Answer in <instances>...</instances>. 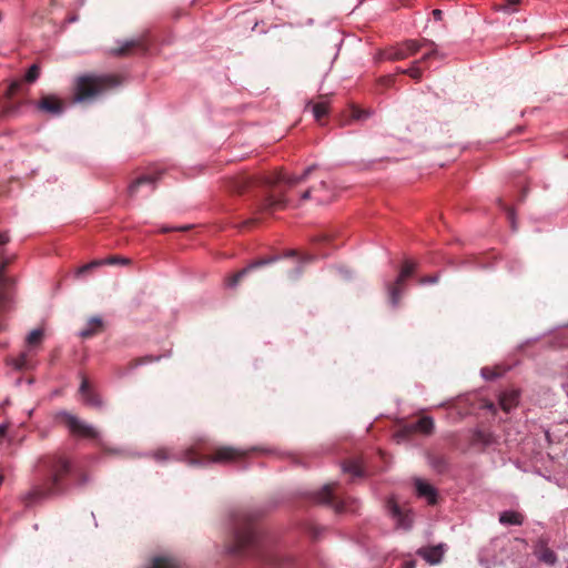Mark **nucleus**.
<instances>
[{
    "label": "nucleus",
    "mask_w": 568,
    "mask_h": 568,
    "mask_svg": "<svg viewBox=\"0 0 568 568\" xmlns=\"http://www.w3.org/2000/svg\"><path fill=\"white\" fill-rule=\"evenodd\" d=\"M433 14H434L435 18L439 19L442 17V11L439 9H435L433 11Z\"/></svg>",
    "instance_id": "obj_50"
},
{
    "label": "nucleus",
    "mask_w": 568,
    "mask_h": 568,
    "mask_svg": "<svg viewBox=\"0 0 568 568\" xmlns=\"http://www.w3.org/2000/svg\"><path fill=\"white\" fill-rule=\"evenodd\" d=\"M388 515L396 521V527L408 530L413 526V510L408 505H400L394 497L386 501Z\"/></svg>",
    "instance_id": "obj_9"
},
{
    "label": "nucleus",
    "mask_w": 568,
    "mask_h": 568,
    "mask_svg": "<svg viewBox=\"0 0 568 568\" xmlns=\"http://www.w3.org/2000/svg\"><path fill=\"white\" fill-rule=\"evenodd\" d=\"M154 458L159 462L166 460L169 458V452L165 448L158 449L154 453Z\"/></svg>",
    "instance_id": "obj_41"
},
{
    "label": "nucleus",
    "mask_w": 568,
    "mask_h": 568,
    "mask_svg": "<svg viewBox=\"0 0 568 568\" xmlns=\"http://www.w3.org/2000/svg\"><path fill=\"white\" fill-rule=\"evenodd\" d=\"M152 568H179V566L173 558L158 557L154 558Z\"/></svg>",
    "instance_id": "obj_32"
},
{
    "label": "nucleus",
    "mask_w": 568,
    "mask_h": 568,
    "mask_svg": "<svg viewBox=\"0 0 568 568\" xmlns=\"http://www.w3.org/2000/svg\"><path fill=\"white\" fill-rule=\"evenodd\" d=\"M100 262H103V265H118V264L126 265L130 263V260L125 258V257L113 255L108 258L100 260Z\"/></svg>",
    "instance_id": "obj_36"
},
{
    "label": "nucleus",
    "mask_w": 568,
    "mask_h": 568,
    "mask_svg": "<svg viewBox=\"0 0 568 568\" xmlns=\"http://www.w3.org/2000/svg\"><path fill=\"white\" fill-rule=\"evenodd\" d=\"M159 179L158 175H142L135 179L128 187L129 196L133 197L141 185L143 184H154Z\"/></svg>",
    "instance_id": "obj_24"
},
{
    "label": "nucleus",
    "mask_w": 568,
    "mask_h": 568,
    "mask_svg": "<svg viewBox=\"0 0 568 568\" xmlns=\"http://www.w3.org/2000/svg\"><path fill=\"white\" fill-rule=\"evenodd\" d=\"M10 260H3L0 264V312H6L10 308L12 298V288L14 281L6 275V271Z\"/></svg>",
    "instance_id": "obj_11"
},
{
    "label": "nucleus",
    "mask_w": 568,
    "mask_h": 568,
    "mask_svg": "<svg viewBox=\"0 0 568 568\" xmlns=\"http://www.w3.org/2000/svg\"><path fill=\"white\" fill-rule=\"evenodd\" d=\"M434 419L429 416H423L414 423L403 426V428L396 434L398 440L406 439L415 433H422L430 435L434 432Z\"/></svg>",
    "instance_id": "obj_13"
},
{
    "label": "nucleus",
    "mask_w": 568,
    "mask_h": 568,
    "mask_svg": "<svg viewBox=\"0 0 568 568\" xmlns=\"http://www.w3.org/2000/svg\"><path fill=\"white\" fill-rule=\"evenodd\" d=\"M415 566H416L415 561L409 560V561H405V562L402 565V568H415Z\"/></svg>",
    "instance_id": "obj_48"
},
{
    "label": "nucleus",
    "mask_w": 568,
    "mask_h": 568,
    "mask_svg": "<svg viewBox=\"0 0 568 568\" xmlns=\"http://www.w3.org/2000/svg\"><path fill=\"white\" fill-rule=\"evenodd\" d=\"M313 191V187L307 189L305 192L302 193L301 200L306 201L311 197V193Z\"/></svg>",
    "instance_id": "obj_44"
},
{
    "label": "nucleus",
    "mask_w": 568,
    "mask_h": 568,
    "mask_svg": "<svg viewBox=\"0 0 568 568\" xmlns=\"http://www.w3.org/2000/svg\"><path fill=\"white\" fill-rule=\"evenodd\" d=\"M499 521L503 525H516L519 526L524 523V516L517 511H504L499 516Z\"/></svg>",
    "instance_id": "obj_28"
},
{
    "label": "nucleus",
    "mask_w": 568,
    "mask_h": 568,
    "mask_svg": "<svg viewBox=\"0 0 568 568\" xmlns=\"http://www.w3.org/2000/svg\"><path fill=\"white\" fill-rule=\"evenodd\" d=\"M372 114V111L368 109H361L358 106H352L349 111V119L345 120L343 125L351 124L352 121H364L368 119Z\"/></svg>",
    "instance_id": "obj_27"
},
{
    "label": "nucleus",
    "mask_w": 568,
    "mask_h": 568,
    "mask_svg": "<svg viewBox=\"0 0 568 568\" xmlns=\"http://www.w3.org/2000/svg\"><path fill=\"white\" fill-rule=\"evenodd\" d=\"M415 267V263L410 261H405L397 280L395 281V283L388 286L389 300L393 306L398 305L402 297L404 282L406 281V278L413 275Z\"/></svg>",
    "instance_id": "obj_12"
},
{
    "label": "nucleus",
    "mask_w": 568,
    "mask_h": 568,
    "mask_svg": "<svg viewBox=\"0 0 568 568\" xmlns=\"http://www.w3.org/2000/svg\"><path fill=\"white\" fill-rule=\"evenodd\" d=\"M438 281V276L437 275H428V276H423L419 278V284L422 285H426V284H435L437 283Z\"/></svg>",
    "instance_id": "obj_42"
},
{
    "label": "nucleus",
    "mask_w": 568,
    "mask_h": 568,
    "mask_svg": "<svg viewBox=\"0 0 568 568\" xmlns=\"http://www.w3.org/2000/svg\"><path fill=\"white\" fill-rule=\"evenodd\" d=\"M54 419L65 426L70 434L82 438H97L98 432L90 425L85 424L78 416L62 410L55 414Z\"/></svg>",
    "instance_id": "obj_7"
},
{
    "label": "nucleus",
    "mask_w": 568,
    "mask_h": 568,
    "mask_svg": "<svg viewBox=\"0 0 568 568\" xmlns=\"http://www.w3.org/2000/svg\"><path fill=\"white\" fill-rule=\"evenodd\" d=\"M257 513L241 509L232 515V532L226 550L234 556H248L261 562L281 567L280 555L256 526Z\"/></svg>",
    "instance_id": "obj_2"
},
{
    "label": "nucleus",
    "mask_w": 568,
    "mask_h": 568,
    "mask_svg": "<svg viewBox=\"0 0 568 568\" xmlns=\"http://www.w3.org/2000/svg\"><path fill=\"white\" fill-rule=\"evenodd\" d=\"M562 387H564L566 394L568 395V366H567L565 381L562 382Z\"/></svg>",
    "instance_id": "obj_47"
},
{
    "label": "nucleus",
    "mask_w": 568,
    "mask_h": 568,
    "mask_svg": "<svg viewBox=\"0 0 568 568\" xmlns=\"http://www.w3.org/2000/svg\"><path fill=\"white\" fill-rule=\"evenodd\" d=\"M317 241H331V240H329V236L325 234V235H322L321 237H318Z\"/></svg>",
    "instance_id": "obj_51"
},
{
    "label": "nucleus",
    "mask_w": 568,
    "mask_h": 568,
    "mask_svg": "<svg viewBox=\"0 0 568 568\" xmlns=\"http://www.w3.org/2000/svg\"><path fill=\"white\" fill-rule=\"evenodd\" d=\"M302 273V267L301 265H297L295 268H294V274L291 275L292 277H296L298 276L300 274Z\"/></svg>",
    "instance_id": "obj_49"
},
{
    "label": "nucleus",
    "mask_w": 568,
    "mask_h": 568,
    "mask_svg": "<svg viewBox=\"0 0 568 568\" xmlns=\"http://www.w3.org/2000/svg\"><path fill=\"white\" fill-rule=\"evenodd\" d=\"M150 47L149 33L145 32L134 39L125 41L121 47L113 49L115 55H129L134 50L146 53Z\"/></svg>",
    "instance_id": "obj_14"
},
{
    "label": "nucleus",
    "mask_w": 568,
    "mask_h": 568,
    "mask_svg": "<svg viewBox=\"0 0 568 568\" xmlns=\"http://www.w3.org/2000/svg\"><path fill=\"white\" fill-rule=\"evenodd\" d=\"M65 103L53 94L42 95L37 102V109L51 115H60L63 113Z\"/></svg>",
    "instance_id": "obj_15"
},
{
    "label": "nucleus",
    "mask_w": 568,
    "mask_h": 568,
    "mask_svg": "<svg viewBox=\"0 0 568 568\" xmlns=\"http://www.w3.org/2000/svg\"><path fill=\"white\" fill-rule=\"evenodd\" d=\"M79 393L82 397V400L85 405L100 408L102 406V400L100 396L94 393V390L91 388L89 381L87 378H83L79 388Z\"/></svg>",
    "instance_id": "obj_17"
},
{
    "label": "nucleus",
    "mask_w": 568,
    "mask_h": 568,
    "mask_svg": "<svg viewBox=\"0 0 568 568\" xmlns=\"http://www.w3.org/2000/svg\"><path fill=\"white\" fill-rule=\"evenodd\" d=\"M519 400V393L517 390L504 392L499 396V405L501 409L509 413L514 407L517 406Z\"/></svg>",
    "instance_id": "obj_22"
},
{
    "label": "nucleus",
    "mask_w": 568,
    "mask_h": 568,
    "mask_svg": "<svg viewBox=\"0 0 568 568\" xmlns=\"http://www.w3.org/2000/svg\"><path fill=\"white\" fill-rule=\"evenodd\" d=\"M435 47L434 42L427 39H423L422 41L407 40L400 45L386 51L384 53V59L388 61H400L416 54L423 48H427L429 50Z\"/></svg>",
    "instance_id": "obj_8"
},
{
    "label": "nucleus",
    "mask_w": 568,
    "mask_h": 568,
    "mask_svg": "<svg viewBox=\"0 0 568 568\" xmlns=\"http://www.w3.org/2000/svg\"><path fill=\"white\" fill-rule=\"evenodd\" d=\"M429 465L438 473H443L448 467L447 458L444 455L433 454L428 456Z\"/></svg>",
    "instance_id": "obj_29"
},
{
    "label": "nucleus",
    "mask_w": 568,
    "mask_h": 568,
    "mask_svg": "<svg viewBox=\"0 0 568 568\" xmlns=\"http://www.w3.org/2000/svg\"><path fill=\"white\" fill-rule=\"evenodd\" d=\"M343 470L354 477H361L364 474L362 463L356 459L345 462L343 465Z\"/></svg>",
    "instance_id": "obj_30"
},
{
    "label": "nucleus",
    "mask_w": 568,
    "mask_h": 568,
    "mask_svg": "<svg viewBox=\"0 0 568 568\" xmlns=\"http://www.w3.org/2000/svg\"><path fill=\"white\" fill-rule=\"evenodd\" d=\"M483 376L486 378H493V377L497 376V374H493L488 368H484Z\"/></svg>",
    "instance_id": "obj_46"
},
{
    "label": "nucleus",
    "mask_w": 568,
    "mask_h": 568,
    "mask_svg": "<svg viewBox=\"0 0 568 568\" xmlns=\"http://www.w3.org/2000/svg\"><path fill=\"white\" fill-rule=\"evenodd\" d=\"M495 442V437L490 432L477 429L474 432L470 444L473 446L487 447Z\"/></svg>",
    "instance_id": "obj_23"
},
{
    "label": "nucleus",
    "mask_w": 568,
    "mask_h": 568,
    "mask_svg": "<svg viewBox=\"0 0 568 568\" xmlns=\"http://www.w3.org/2000/svg\"><path fill=\"white\" fill-rule=\"evenodd\" d=\"M43 337V332L41 329L32 331L27 337V344L29 347L37 346L41 343Z\"/></svg>",
    "instance_id": "obj_34"
},
{
    "label": "nucleus",
    "mask_w": 568,
    "mask_h": 568,
    "mask_svg": "<svg viewBox=\"0 0 568 568\" xmlns=\"http://www.w3.org/2000/svg\"><path fill=\"white\" fill-rule=\"evenodd\" d=\"M103 329H104V323H103L102 318L94 316L88 321L87 327L80 332V336L84 339H88V338H91V337L102 333Z\"/></svg>",
    "instance_id": "obj_21"
},
{
    "label": "nucleus",
    "mask_w": 568,
    "mask_h": 568,
    "mask_svg": "<svg viewBox=\"0 0 568 568\" xmlns=\"http://www.w3.org/2000/svg\"><path fill=\"white\" fill-rule=\"evenodd\" d=\"M500 207L506 212L507 217L511 224V227L515 229V212L511 207L507 206L501 200H499Z\"/></svg>",
    "instance_id": "obj_39"
},
{
    "label": "nucleus",
    "mask_w": 568,
    "mask_h": 568,
    "mask_svg": "<svg viewBox=\"0 0 568 568\" xmlns=\"http://www.w3.org/2000/svg\"><path fill=\"white\" fill-rule=\"evenodd\" d=\"M384 80L387 82V84H390L394 82V77H388V78H385Z\"/></svg>",
    "instance_id": "obj_52"
},
{
    "label": "nucleus",
    "mask_w": 568,
    "mask_h": 568,
    "mask_svg": "<svg viewBox=\"0 0 568 568\" xmlns=\"http://www.w3.org/2000/svg\"><path fill=\"white\" fill-rule=\"evenodd\" d=\"M74 476L78 485H85L89 481V476L84 471H75Z\"/></svg>",
    "instance_id": "obj_40"
},
{
    "label": "nucleus",
    "mask_w": 568,
    "mask_h": 568,
    "mask_svg": "<svg viewBox=\"0 0 568 568\" xmlns=\"http://www.w3.org/2000/svg\"><path fill=\"white\" fill-rule=\"evenodd\" d=\"M9 242V237L7 233H0V246L7 244Z\"/></svg>",
    "instance_id": "obj_45"
},
{
    "label": "nucleus",
    "mask_w": 568,
    "mask_h": 568,
    "mask_svg": "<svg viewBox=\"0 0 568 568\" xmlns=\"http://www.w3.org/2000/svg\"><path fill=\"white\" fill-rule=\"evenodd\" d=\"M320 185H321V187H323V189H325V187L327 186L325 181H322V182L320 183Z\"/></svg>",
    "instance_id": "obj_53"
},
{
    "label": "nucleus",
    "mask_w": 568,
    "mask_h": 568,
    "mask_svg": "<svg viewBox=\"0 0 568 568\" xmlns=\"http://www.w3.org/2000/svg\"><path fill=\"white\" fill-rule=\"evenodd\" d=\"M21 91V81L17 80L10 83L4 94L0 98V118H14L19 115L21 106L26 103L23 100L16 99Z\"/></svg>",
    "instance_id": "obj_6"
},
{
    "label": "nucleus",
    "mask_w": 568,
    "mask_h": 568,
    "mask_svg": "<svg viewBox=\"0 0 568 568\" xmlns=\"http://www.w3.org/2000/svg\"><path fill=\"white\" fill-rule=\"evenodd\" d=\"M255 452L267 453L261 447L240 448L231 445H217L206 447L202 440H197L183 453L182 460L190 466L205 467L211 464L230 465L245 462Z\"/></svg>",
    "instance_id": "obj_4"
},
{
    "label": "nucleus",
    "mask_w": 568,
    "mask_h": 568,
    "mask_svg": "<svg viewBox=\"0 0 568 568\" xmlns=\"http://www.w3.org/2000/svg\"><path fill=\"white\" fill-rule=\"evenodd\" d=\"M315 165H311L304 170L300 175L287 174L280 170L270 175L264 176H251L245 173L229 178L225 181L226 189L234 194H243L253 186H267L270 191L264 197L257 202L254 214L256 216L245 220L240 227L248 229L256 225L261 217L272 215L275 211L284 210L288 200L286 197L285 190H277V186L285 184L288 187H293L300 183L307 181L311 173L315 170Z\"/></svg>",
    "instance_id": "obj_1"
},
{
    "label": "nucleus",
    "mask_w": 568,
    "mask_h": 568,
    "mask_svg": "<svg viewBox=\"0 0 568 568\" xmlns=\"http://www.w3.org/2000/svg\"><path fill=\"white\" fill-rule=\"evenodd\" d=\"M274 261V258H262L258 261H255L254 263L250 264L247 267H244L243 270L236 272L235 274L229 276L226 278V285L230 287L236 286L245 275H247L252 270H255L257 267H261L263 265L270 264Z\"/></svg>",
    "instance_id": "obj_18"
},
{
    "label": "nucleus",
    "mask_w": 568,
    "mask_h": 568,
    "mask_svg": "<svg viewBox=\"0 0 568 568\" xmlns=\"http://www.w3.org/2000/svg\"><path fill=\"white\" fill-rule=\"evenodd\" d=\"M506 3L505 4H501L498 7L499 10H503L507 13H513L515 12L517 9V4L520 2V0H505Z\"/></svg>",
    "instance_id": "obj_37"
},
{
    "label": "nucleus",
    "mask_w": 568,
    "mask_h": 568,
    "mask_svg": "<svg viewBox=\"0 0 568 568\" xmlns=\"http://www.w3.org/2000/svg\"><path fill=\"white\" fill-rule=\"evenodd\" d=\"M161 357L162 356H160V355L159 356L145 355V356L136 357L128 363V368L134 369L141 365L155 363V362H159L161 359Z\"/></svg>",
    "instance_id": "obj_31"
},
{
    "label": "nucleus",
    "mask_w": 568,
    "mask_h": 568,
    "mask_svg": "<svg viewBox=\"0 0 568 568\" xmlns=\"http://www.w3.org/2000/svg\"><path fill=\"white\" fill-rule=\"evenodd\" d=\"M191 229V225H184V226H176V227H162L160 230L161 233H166V232H171V231H181V232H184V231H187Z\"/></svg>",
    "instance_id": "obj_43"
},
{
    "label": "nucleus",
    "mask_w": 568,
    "mask_h": 568,
    "mask_svg": "<svg viewBox=\"0 0 568 568\" xmlns=\"http://www.w3.org/2000/svg\"><path fill=\"white\" fill-rule=\"evenodd\" d=\"M437 57H439V54H438V51H437V49H436V47H435V48H433V49H429V50H428V52H426V53L423 55V58H422V59H419V60H415V61L413 62V64H412V67H410V68H408V69H397V72H398V73L407 74V75H409L412 79H414V80L418 81V80H420V78H422V68H420V64H422L423 62H426L427 60H429V59H432V58H437Z\"/></svg>",
    "instance_id": "obj_16"
},
{
    "label": "nucleus",
    "mask_w": 568,
    "mask_h": 568,
    "mask_svg": "<svg viewBox=\"0 0 568 568\" xmlns=\"http://www.w3.org/2000/svg\"><path fill=\"white\" fill-rule=\"evenodd\" d=\"M38 466L45 478L42 483L34 485L26 495L24 501L27 505L65 494L68 490V478L73 473L71 459L60 453L39 457Z\"/></svg>",
    "instance_id": "obj_3"
},
{
    "label": "nucleus",
    "mask_w": 568,
    "mask_h": 568,
    "mask_svg": "<svg viewBox=\"0 0 568 568\" xmlns=\"http://www.w3.org/2000/svg\"><path fill=\"white\" fill-rule=\"evenodd\" d=\"M119 84L115 77H79L74 84V101L83 102L92 100L103 91Z\"/></svg>",
    "instance_id": "obj_5"
},
{
    "label": "nucleus",
    "mask_w": 568,
    "mask_h": 568,
    "mask_svg": "<svg viewBox=\"0 0 568 568\" xmlns=\"http://www.w3.org/2000/svg\"><path fill=\"white\" fill-rule=\"evenodd\" d=\"M537 557L540 561L554 566L557 562V555L548 548L545 544H540L537 551Z\"/></svg>",
    "instance_id": "obj_25"
},
{
    "label": "nucleus",
    "mask_w": 568,
    "mask_h": 568,
    "mask_svg": "<svg viewBox=\"0 0 568 568\" xmlns=\"http://www.w3.org/2000/svg\"><path fill=\"white\" fill-rule=\"evenodd\" d=\"M103 265V262H100V260H94L83 266H81L79 270H78V275H82V274H85L88 272H90L91 270H93L94 267H98V266H101Z\"/></svg>",
    "instance_id": "obj_38"
},
{
    "label": "nucleus",
    "mask_w": 568,
    "mask_h": 568,
    "mask_svg": "<svg viewBox=\"0 0 568 568\" xmlns=\"http://www.w3.org/2000/svg\"><path fill=\"white\" fill-rule=\"evenodd\" d=\"M308 108H311L315 120L320 123L322 119H324L328 114V103L326 101H320L317 103L308 102L306 109Z\"/></svg>",
    "instance_id": "obj_26"
},
{
    "label": "nucleus",
    "mask_w": 568,
    "mask_h": 568,
    "mask_svg": "<svg viewBox=\"0 0 568 568\" xmlns=\"http://www.w3.org/2000/svg\"><path fill=\"white\" fill-rule=\"evenodd\" d=\"M39 75H40V67L34 63L28 69L27 73L24 75V81L29 82V83H33L38 80Z\"/></svg>",
    "instance_id": "obj_35"
},
{
    "label": "nucleus",
    "mask_w": 568,
    "mask_h": 568,
    "mask_svg": "<svg viewBox=\"0 0 568 568\" xmlns=\"http://www.w3.org/2000/svg\"><path fill=\"white\" fill-rule=\"evenodd\" d=\"M2 21V13L0 12V22Z\"/></svg>",
    "instance_id": "obj_54"
},
{
    "label": "nucleus",
    "mask_w": 568,
    "mask_h": 568,
    "mask_svg": "<svg viewBox=\"0 0 568 568\" xmlns=\"http://www.w3.org/2000/svg\"><path fill=\"white\" fill-rule=\"evenodd\" d=\"M415 489L418 497L425 498L429 505H435L437 501L436 488L420 478L415 479Z\"/></svg>",
    "instance_id": "obj_19"
},
{
    "label": "nucleus",
    "mask_w": 568,
    "mask_h": 568,
    "mask_svg": "<svg viewBox=\"0 0 568 568\" xmlns=\"http://www.w3.org/2000/svg\"><path fill=\"white\" fill-rule=\"evenodd\" d=\"M336 487H337L336 483H331V484L325 485L321 490L315 493V496H314L315 501L320 503V504H328L332 507H334V509L337 513L354 510V508H352L348 505V498H339L335 494Z\"/></svg>",
    "instance_id": "obj_10"
},
{
    "label": "nucleus",
    "mask_w": 568,
    "mask_h": 568,
    "mask_svg": "<svg viewBox=\"0 0 568 568\" xmlns=\"http://www.w3.org/2000/svg\"><path fill=\"white\" fill-rule=\"evenodd\" d=\"M17 369H28L31 367L30 364V353L29 351L22 352L13 363Z\"/></svg>",
    "instance_id": "obj_33"
},
{
    "label": "nucleus",
    "mask_w": 568,
    "mask_h": 568,
    "mask_svg": "<svg viewBox=\"0 0 568 568\" xmlns=\"http://www.w3.org/2000/svg\"><path fill=\"white\" fill-rule=\"evenodd\" d=\"M445 552L444 545L423 547L417 550V555L423 557L430 565H436L442 561L443 555Z\"/></svg>",
    "instance_id": "obj_20"
}]
</instances>
